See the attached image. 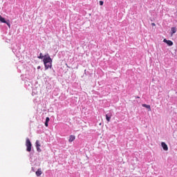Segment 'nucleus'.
Segmentation results:
<instances>
[{"instance_id": "obj_18", "label": "nucleus", "mask_w": 177, "mask_h": 177, "mask_svg": "<svg viewBox=\"0 0 177 177\" xmlns=\"http://www.w3.org/2000/svg\"><path fill=\"white\" fill-rule=\"evenodd\" d=\"M41 68V66H37V70H39Z\"/></svg>"}, {"instance_id": "obj_4", "label": "nucleus", "mask_w": 177, "mask_h": 177, "mask_svg": "<svg viewBox=\"0 0 177 177\" xmlns=\"http://www.w3.org/2000/svg\"><path fill=\"white\" fill-rule=\"evenodd\" d=\"M161 146L165 151H168V145H167L165 142H161Z\"/></svg>"}, {"instance_id": "obj_7", "label": "nucleus", "mask_w": 177, "mask_h": 177, "mask_svg": "<svg viewBox=\"0 0 177 177\" xmlns=\"http://www.w3.org/2000/svg\"><path fill=\"white\" fill-rule=\"evenodd\" d=\"M142 107H145L146 109H148L149 111H151V107L150 106V105L143 104Z\"/></svg>"}, {"instance_id": "obj_9", "label": "nucleus", "mask_w": 177, "mask_h": 177, "mask_svg": "<svg viewBox=\"0 0 177 177\" xmlns=\"http://www.w3.org/2000/svg\"><path fill=\"white\" fill-rule=\"evenodd\" d=\"M171 35H174V34H175V32H176V28L172 27V28H171Z\"/></svg>"}, {"instance_id": "obj_8", "label": "nucleus", "mask_w": 177, "mask_h": 177, "mask_svg": "<svg viewBox=\"0 0 177 177\" xmlns=\"http://www.w3.org/2000/svg\"><path fill=\"white\" fill-rule=\"evenodd\" d=\"M40 175H42V170L41 169H38L36 171V176H39Z\"/></svg>"}, {"instance_id": "obj_11", "label": "nucleus", "mask_w": 177, "mask_h": 177, "mask_svg": "<svg viewBox=\"0 0 177 177\" xmlns=\"http://www.w3.org/2000/svg\"><path fill=\"white\" fill-rule=\"evenodd\" d=\"M0 21L1 23H6V20H5V18L2 17V16L0 15Z\"/></svg>"}, {"instance_id": "obj_16", "label": "nucleus", "mask_w": 177, "mask_h": 177, "mask_svg": "<svg viewBox=\"0 0 177 177\" xmlns=\"http://www.w3.org/2000/svg\"><path fill=\"white\" fill-rule=\"evenodd\" d=\"M7 25H8V27L10 28V23H7Z\"/></svg>"}, {"instance_id": "obj_15", "label": "nucleus", "mask_w": 177, "mask_h": 177, "mask_svg": "<svg viewBox=\"0 0 177 177\" xmlns=\"http://www.w3.org/2000/svg\"><path fill=\"white\" fill-rule=\"evenodd\" d=\"M103 3H104L103 1H100V6H103Z\"/></svg>"}, {"instance_id": "obj_1", "label": "nucleus", "mask_w": 177, "mask_h": 177, "mask_svg": "<svg viewBox=\"0 0 177 177\" xmlns=\"http://www.w3.org/2000/svg\"><path fill=\"white\" fill-rule=\"evenodd\" d=\"M43 62L45 66V70H48V68H52L53 60L50 56L46 57V55H45Z\"/></svg>"}, {"instance_id": "obj_14", "label": "nucleus", "mask_w": 177, "mask_h": 177, "mask_svg": "<svg viewBox=\"0 0 177 177\" xmlns=\"http://www.w3.org/2000/svg\"><path fill=\"white\" fill-rule=\"evenodd\" d=\"M37 151H39V153H41V151H42V150H41V148H39V147H36Z\"/></svg>"}, {"instance_id": "obj_2", "label": "nucleus", "mask_w": 177, "mask_h": 177, "mask_svg": "<svg viewBox=\"0 0 177 177\" xmlns=\"http://www.w3.org/2000/svg\"><path fill=\"white\" fill-rule=\"evenodd\" d=\"M26 150L28 151H31V147L32 146V145L31 144V141H30L29 138H26Z\"/></svg>"}, {"instance_id": "obj_10", "label": "nucleus", "mask_w": 177, "mask_h": 177, "mask_svg": "<svg viewBox=\"0 0 177 177\" xmlns=\"http://www.w3.org/2000/svg\"><path fill=\"white\" fill-rule=\"evenodd\" d=\"M49 121H50L49 117H47V118H46L45 127H48V124Z\"/></svg>"}, {"instance_id": "obj_12", "label": "nucleus", "mask_w": 177, "mask_h": 177, "mask_svg": "<svg viewBox=\"0 0 177 177\" xmlns=\"http://www.w3.org/2000/svg\"><path fill=\"white\" fill-rule=\"evenodd\" d=\"M36 147H41V144H39V140L36 141Z\"/></svg>"}, {"instance_id": "obj_3", "label": "nucleus", "mask_w": 177, "mask_h": 177, "mask_svg": "<svg viewBox=\"0 0 177 177\" xmlns=\"http://www.w3.org/2000/svg\"><path fill=\"white\" fill-rule=\"evenodd\" d=\"M163 42L167 44L169 46H172V45H174V42H172V41L167 40V39H164Z\"/></svg>"}, {"instance_id": "obj_13", "label": "nucleus", "mask_w": 177, "mask_h": 177, "mask_svg": "<svg viewBox=\"0 0 177 177\" xmlns=\"http://www.w3.org/2000/svg\"><path fill=\"white\" fill-rule=\"evenodd\" d=\"M37 57H38V59H44V57H45L44 55H42V53H40L39 56Z\"/></svg>"}, {"instance_id": "obj_17", "label": "nucleus", "mask_w": 177, "mask_h": 177, "mask_svg": "<svg viewBox=\"0 0 177 177\" xmlns=\"http://www.w3.org/2000/svg\"><path fill=\"white\" fill-rule=\"evenodd\" d=\"M151 26H152V27H154V26H156V24L152 23V24H151Z\"/></svg>"}, {"instance_id": "obj_5", "label": "nucleus", "mask_w": 177, "mask_h": 177, "mask_svg": "<svg viewBox=\"0 0 177 177\" xmlns=\"http://www.w3.org/2000/svg\"><path fill=\"white\" fill-rule=\"evenodd\" d=\"M74 140H75V136L71 135L69 136V140H68L69 143H71V142H74Z\"/></svg>"}, {"instance_id": "obj_6", "label": "nucleus", "mask_w": 177, "mask_h": 177, "mask_svg": "<svg viewBox=\"0 0 177 177\" xmlns=\"http://www.w3.org/2000/svg\"><path fill=\"white\" fill-rule=\"evenodd\" d=\"M113 115L111 113H108L106 115V120L108 121V122H110V120H111V116Z\"/></svg>"}]
</instances>
